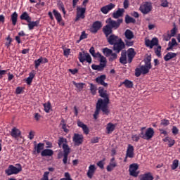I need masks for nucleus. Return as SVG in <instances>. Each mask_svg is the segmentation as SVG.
I'll use <instances>...</instances> for the list:
<instances>
[{"mask_svg":"<svg viewBox=\"0 0 180 180\" xmlns=\"http://www.w3.org/2000/svg\"><path fill=\"white\" fill-rule=\"evenodd\" d=\"M44 148V143H39L37 144V146H35L34 149L37 151V154H39L41 153V150H42Z\"/></svg>","mask_w":180,"mask_h":180,"instance_id":"obj_39","label":"nucleus"},{"mask_svg":"<svg viewBox=\"0 0 180 180\" xmlns=\"http://www.w3.org/2000/svg\"><path fill=\"white\" fill-rule=\"evenodd\" d=\"M121 85H124L126 88L131 89L133 87V82L131 80L125 79L121 83Z\"/></svg>","mask_w":180,"mask_h":180,"instance_id":"obj_35","label":"nucleus"},{"mask_svg":"<svg viewBox=\"0 0 180 180\" xmlns=\"http://www.w3.org/2000/svg\"><path fill=\"white\" fill-rule=\"evenodd\" d=\"M150 68L141 65L140 68H136L135 69V77H139L142 74L146 75L149 72Z\"/></svg>","mask_w":180,"mask_h":180,"instance_id":"obj_12","label":"nucleus"},{"mask_svg":"<svg viewBox=\"0 0 180 180\" xmlns=\"http://www.w3.org/2000/svg\"><path fill=\"white\" fill-rule=\"evenodd\" d=\"M68 143V140L65 138L62 137H59L58 140V146L59 148L61 147L62 144H67Z\"/></svg>","mask_w":180,"mask_h":180,"instance_id":"obj_41","label":"nucleus"},{"mask_svg":"<svg viewBox=\"0 0 180 180\" xmlns=\"http://www.w3.org/2000/svg\"><path fill=\"white\" fill-rule=\"evenodd\" d=\"M144 129H146L145 127H143L142 128H141V133L139 136L143 140H146V133L143 131Z\"/></svg>","mask_w":180,"mask_h":180,"instance_id":"obj_51","label":"nucleus"},{"mask_svg":"<svg viewBox=\"0 0 180 180\" xmlns=\"http://www.w3.org/2000/svg\"><path fill=\"white\" fill-rule=\"evenodd\" d=\"M61 123L63 124L62 125V129L65 133L69 132V129L67 128V125L65 124V121L64 120H61Z\"/></svg>","mask_w":180,"mask_h":180,"instance_id":"obj_50","label":"nucleus"},{"mask_svg":"<svg viewBox=\"0 0 180 180\" xmlns=\"http://www.w3.org/2000/svg\"><path fill=\"white\" fill-rule=\"evenodd\" d=\"M161 49H162V46H158L157 49H155V53L156 54V56L159 58L161 57Z\"/></svg>","mask_w":180,"mask_h":180,"instance_id":"obj_49","label":"nucleus"},{"mask_svg":"<svg viewBox=\"0 0 180 180\" xmlns=\"http://www.w3.org/2000/svg\"><path fill=\"white\" fill-rule=\"evenodd\" d=\"M155 131L153 128H148L146 131L145 132V140H150L154 136Z\"/></svg>","mask_w":180,"mask_h":180,"instance_id":"obj_21","label":"nucleus"},{"mask_svg":"<svg viewBox=\"0 0 180 180\" xmlns=\"http://www.w3.org/2000/svg\"><path fill=\"white\" fill-rule=\"evenodd\" d=\"M27 26H28V29L29 30H32L33 29H34V27H39V24H40V20H36V21H32L30 20V22H27Z\"/></svg>","mask_w":180,"mask_h":180,"instance_id":"obj_23","label":"nucleus"},{"mask_svg":"<svg viewBox=\"0 0 180 180\" xmlns=\"http://www.w3.org/2000/svg\"><path fill=\"white\" fill-rule=\"evenodd\" d=\"M18 15L16 11H15L14 13H13V14L11 15V20L12 22V25L13 26H15L18 22Z\"/></svg>","mask_w":180,"mask_h":180,"instance_id":"obj_32","label":"nucleus"},{"mask_svg":"<svg viewBox=\"0 0 180 180\" xmlns=\"http://www.w3.org/2000/svg\"><path fill=\"white\" fill-rule=\"evenodd\" d=\"M116 129V124H114L111 122H109L107 124L106 130L108 131V134H111L114 130Z\"/></svg>","mask_w":180,"mask_h":180,"instance_id":"obj_31","label":"nucleus"},{"mask_svg":"<svg viewBox=\"0 0 180 180\" xmlns=\"http://www.w3.org/2000/svg\"><path fill=\"white\" fill-rule=\"evenodd\" d=\"M124 37L127 39L131 40L134 38V34L130 30H127L124 32Z\"/></svg>","mask_w":180,"mask_h":180,"instance_id":"obj_34","label":"nucleus"},{"mask_svg":"<svg viewBox=\"0 0 180 180\" xmlns=\"http://www.w3.org/2000/svg\"><path fill=\"white\" fill-rule=\"evenodd\" d=\"M86 11V8H81L77 6V8H76V17L75 21L78 22L79 19L84 20L85 18Z\"/></svg>","mask_w":180,"mask_h":180,"instance_id":"obj_9","label":"nucleus"},{"mask_svg":"<svg viewBox=\"0 0 180 180\" xmlns=\"http://www.w3.org/2000/svg\"><path fill=\"white\" fill-rule=\"evenodd\" d=\"M136 53L134 48L128 49V63H131L135 58Z\"/></svg>","mask_w":180,"mask_h":180,"instance_id":"obj_18","label":"nucleus"},{"mask_svg":"<svg viewBox=\"0 0 180 180\" xmlns=\"http://www.w3.org/2000/svg\"><path fill=\"white\" fill-rule=\"evenodd\" d=\"M176 32H177V27L176 26H175V24H174V28L172 30H170L171 37H174L176 34Z\"/></svg>","mask_w":180,"mask_h":180,"instance_id":"obj_52","label":"nucleus"},{"mask_svg":"<svg viewBox=\"0 0 180 180\" xmlns=\"http://www.w3.org/2000/svg\"><path fill=\"white\" fill-rule=\"evenodd\" d=\"M103 32L105 37H109V36L112 34V28L107 24V25L103 27Z\"/></svg>","mask_w":180,"mask_h":180,"instance_id":"obj_22","label":"nucleus"},{"mask_svg":"<svg viewBox=\"0 0 180 180\" xmlns=\"http://www.w3.org/2000/svg\"><path fill=\"white\" fill-rule=\"evenodd\" d=\"M78 59L82 63H84V61H86L89 64L92 63V58L91 55L84 51L79 53Z\"/></svg>","mask_w":180,"mask_h":180,"instance_id":"obj_7","label":"nucleus"},{"mask_svg":"<svg viewBox=\"0 0 180 180\" xmlns=\"http://www.w3.org/2000/svg\"><path fill=\"white\" fill-rule=\"evenodd\" d=\"M122 22H123L122 18L117 19V21H115L112 20L111 18H109L106 21V22L108 23V25L114 30L118 29Z\"/></svg>","mask_w":180,"mask_h":180,"instance_id":"obj_8","label":"nucleus"},{"mask_svg":"<svg viewBox=\"0 0 180 180\" xmlns=\"http://www.w3.org/2000/svg\"><path fill=\"white\" fill-rule=\"evenodd\" d=\"M109 57V59H108L110 62L115 61L117 59V54L116 53H112V54Z\"/></svg>","mask_w":180,"mask_h":180,"instance_id":"obj_48","label":"nucleus"},{"mask_svg":"<svg viewBox=\"0 0 180 180\" xmlns=\"http://www.w3.org/2000/svg\"><path fill=\"white\" fill-rule=\"evenodd\" d=\"M145 46H146L147 47H149L150 49H153V45L151 43V41H150L149 39H146L145 40Z\"/></svg>","mask_w":180,"mask_h":180,"instance_id":"obj_57","label":"nucleus"},{"mask_svg":"<svg viewBox=\"0 0 180 180\" xmlns=\"http://www.w3.org/2000/svg\"><path fill=\"white\" fill-rule=\"evenodd\" d=\"M101 110L103 111L104 115L107 116L109 115L110 112L108 107L105 106V108H103V105H101V104H96V109L94 114L93 115V117H94L95 120L97 119V116L99 115Z\"/></svg>","mask_w":180,"mask_h":180,"instance_id":"obj_5","label":"nucleus"},{"mask_svg":"<svg viewBox=\"0 0 180 180\" xmlns=\"http://www.w3.org/2000/svg\"><path fill=\"white\" fill-rule=\"evenodd\" d=\"M151 61H152V57L147 56L146 58H144V65H143L149 69H151L152 68Z\"/></svg>","mask_w":180,"mask_h":180,"instance_id":"obj_25","label":"nucleus"},{"mask_svg":"<svg viewBox=\"0 0 180 180\" xmlns=\"http://www.w3.org/2000/svg\"><path fill=\"white\" fill-rule=\"evenodd\" d=\"M105 68V64L100 63L99 65H91L92 70H98L99 72H102Z\"/></svg>","mask_w":180,"mask_h":180,"instance_id":"obj_26","label":"nucleus"},{"mask_svg":"<svg viewBox=\"0 0 180 180\" xmlns=\"http://www.w3.org/2000/svg\"><path fill=\"white\" fill-rule=\"evenodd\" d=\"M44 111L46 113H49L50 110L51 109V104L50 102L46 103L44 104Z\"/></svg>","mask_w":180,"mask_h":180,"instance_id":"obj_45","label":"nucleus"},{"mask_svg":"<svg viewBox=\"0 0 180 180\" xmlns=\"http://www.w3.org/2000/svg\"><path fill=\"white\" fill-rule=\"evenodd\" d=\"M160 124L163 125L165 127L168 126L169 124V120H162Z\"/></svg>","mask_w":180,"mask_h":180,"instance_id":"obj_58","label":"nucleus"},{"mask_svg":"<svg viewBox=\"0 0 180 180\" xmlns=\"http://www.w3.org/2000/svg\"><path fill=\"white\" fill-rule=\"evenodd\" d=\"M87 38V34H86V32L84 31H83L82 32V34L81 36L79 37V41H78V43L80 41H82L83 39H85Z\"/></svg>","mask_w":180,"mask_h":180,"instance_id":"obj_55","label":"nucleus"},{"mask_svg":"<svg viewBox=\"0 0 180 180\" xmlns=\"http://www.w3.org/2000/svg\"><path fill=\"white\" fill-rule=\"evenodd\" d=\"M179 165V160L178 159L174 160L172 165L170 166L172 170H176Z\"/></svg>","mask_w":180,"mask_h":180,"instance_id":"obj_38","label":"nucleus"},{"mask_svg":"<svg viewBox=\"0 0 180 180\" xmlns=\"http://www.w3.org/2000/svg\"><path fill=\"white\" fill-rule=\"evenodd\" d=\"M107 41L110 46H113L112 49L117 53H120L122 50L126 49V44L124 41H123L121 38L114 34L108 37Z\"/></svg>","mask_w":180,"mask_h":180,"instance_id":"obj_1","label":"nucleus"},{"mask_svg":"<svg viewBox=\"0 0 180 180\" xmlns=\"http://www.w3.org/2000/svg\"><path fill=\"white\" fill-rule=\"evenodd\" d=\"M98 94L100 97L104 98H99L97 101L96 105H100L105 107H108V105L110 103V98L108 94V91L105 90L103 87H99L98 88Z\"/></svg>","mask_w":180,"mask_h":180,"instance_id":"obj_2","label":"nucleus"},{"mask_svg":"<svg viewBox=\"0 0 180 180\" xmlns=\"http://www.w3.org/2000/svg\"><path fill=\"white\" fill-rule=\"evenodd\" d=\"M21 134L20 131L17 128H13L11 132V136L14 139L18 138Z\"/></svg>","mask_w":180,"mask_h":180,"instance_id":"obj_27","label":"nucleus"},{"mask_svg":"<svg viewBox=\"0 0 180 180\" xmlns=\"http://www.w3.org/2000/svg\"><path fill=\"white\" fill-rule=\"evenodd\" d=\"M53 14L56 20V22L61 26H64L65 25V23H64L63 20V18H62V15L60 14V13L56 10V9H53V12L51 11H49L48 13V15L49 17V18L51 20H54V17L53 16Z\"/></svg>","mask_w":180,"mask_h":180,"instance_id":"obj_3","label":"nucleus"},{"mask_svg":"<svg viewBox=\"0 0 180 180\" xmlns=\"http://www.w3.org/2000/svg\"><path fill=\"white\" fill-rule=\"evenodd\" d=\"M63 162L64 165L68 164V155L71 152V149L69 147L68 143H63Z\"/></svg>","mask_w":180,"mask_h":180,"instance_id":"obj_11","label":"nucleus"},{"mask_svg":"<svg viewBox=\"0 0 180 180\" xmlns=\"http://www.w3.org/2000/svg\"><path fill=\"white\" fill-rule=\"evenodd\" d=\"M35 132L34 131H30L29 133L28 139L30 140H33L34 137Z\"/></svg>","mask_w":180,"mask_h":180,"instance_id":"obj_63","label":"nucleus"},{"mask_svg":"<svg viewBox=\"0 0 180 180\" xmlns=\"http://www.w3.org/2000/svg\"><path fill=\"white\" fill-rule=\"evenodd\" d=\"M153 9V5L151 2L149 1H145L143 2L139 8L140 11L141 13L146 15L152 11Z\"/></svg>","mask_w":180,"mask_h":180,"instance_id":"obj_6","label":"nucleus"},{"mask_svg":"<svg viewBox=\"0 0 180 180\" xmlns=\"http://www.w3.org/2000/svg\"><path fill=\"white\" fill-rule=\"evenodd\" d=\"M122 53H121V57L120 58V62L123 64V65H126L127 64V50H125L124 49H122L121 51Z\"/></svg>","mask_w":180,"mask_h":180,"instance_id":"obj_19","label":"nucleus"},{"mask_svg":"<svg viewBox=\"0 0 180 180\" xmlns=\"http://www.w3.org/2000/svg\"><path fill=\"white\" fill-rule=\"evenodd\" d=\"M103 53L106 57H109L112 54V50L109 48H104L103 49Z\"/></svg>","mask_w":180,"mask_h":180,"instance_id":"obj_43","label":"nucleus"},{"mask_svg":"<svg viewBox=\"0 0 180 180\" xmlns=\"http://www.w3.org/2000/svg\"><path fill=\"white\" fill-rule=\"evenodd\" d=\"M57 6H58V10L62 11V12L64 15L66 14L65 8H64V4H63L62 1H58V3L57 4Z\"/></svg>","mask_w":180,"mask_h":180,"instance_id":"obj_40","label":"nucleus"},{"mask_svg":"<svg viewBox=\"0 0 180 180\" xmlns=\"http://www.w3.org/2000/svg\"><path fill=\"white\" fill-rule=\"evenodd\" d=\"M42 61H43L42 56L39 57V59H37L34 61L36 69L39 68V66L41 65V63H42Z\"/></svg>","mask_w":180,"mask_h":180,"instance_id":"obj_46","label":"nucleus"},{"mask_svg":"<svg viewBox=\"0 0 180 180\" xmlns=\"http://www.w3.org/2000/svg\"><path fill=\"white\" fill-rule=\"evenodd\" d=\"M105 79H106L105 75H101V76L98 77L96 79V82L98 85H103L105 87H108V84L105 82Z\"/></svg>","mask_w":180,"mask_h":180,"instance_id":"obj_16","label":"nucleus"},{"mask_svg":"<svg viewBox=\"0 0 180 180\" xmlns=\"http://www.w3.org/2000/svg\"><path fill=\"white\" fill-rule=\"evenodd\" d=\"M49 172H44V177L40 180H49Z\"/></svg>","mask_w":180,"mask_h":180,"instance_id":"obj_64","label":"nucleus"},{"mask_svg":"<svg viewBox=\"0 0 180 180\" xmlns=\"http://www.w3.org/2000/svg\"><path fill=\"white\" fill-rule=\"evenodd\" d=\"M150 41L153 47L158 45V39L156 37L153 38Z\"/></svg>","mask_w":180,"mask_h":180,"instance_id":"obj_56","label":"nucleus"},{"mask_svg":"<svg viewBox=\"0 0 180 180\" xmlns=\"http://www.w3.org/2000/svg\"><path fill=\"white\" fill-rule=\"evenodd\" d=\"M100 58V63L101 64H105V66H106V58L105 56H101L99 58Z\"/></svg>","mask_w":180,"mask_h":180,"instance_id":"obj_59","label":"nucleus"},{"mask_svg":"<svg viewBox=\"0 0 180 180\" xmlns=\"http://www.w3.org/2000/svg\"><path fill=\"white\" fill-rule=\"evenodd\" d=\"M20 18L21 20H25V21H26V22H27L32 21V17H30V16L28 15L27 12H26V11H25V12H23V13L21 14Z\"/></svg>","mask_w":180,"mask_h":180,"instance_id":"obj_29","label":"nucleus"},{"mask_svg":"<svg viewBox=\"0 0 180 180\" xmlns=\"http://www.w3.org/2000/svg\"><path fill=\"white\" fill-rule=\"evenodd\" d=\"M177 56V53L173 52H168L167 55L164 57L165 61H169Z\"/></svg>","mask_w":180,"mask_h":180,"instance_id":"obj_28","label":"nucleus"},{"mask_svg":"<svg viewBox=\"0 0 180 180\" xmlns=\"http://www.w3.org/2000/svg\"><path fill=\"white\" fill-rule=\"evenodd\" d=\"M165 141H168V143H169L168 147L169 148H172L175 143V141L170 137H166L165 139Z\"/></svg>","mask_w":180,"mask_h":180,"instance_id":"obj_42","label":"nucleus"},{"mask_svg":"<svg viewBox=\"0 0 180 180\" xmlns=\"http://www.w3.org/2000/svg\"><path fill=\"white\" fill-rule=\"evenodd\" d=\"M53 155V151L50 149H45L41 152V155L43 157L51 156Z\"/></svg>","mask_w":180,"mask_h":180,"instance_id":"obj_33","label":"nucleus"},{"mask_svg":"<svg viewBox=\"0 0 180 180\" xmlns=\"http://www.w3.org/2000/svg\"><path fill=\"white\" fill-rule=\"evenodd\" d=\"M6 42L5 43V46L8 48L11 46V44L12 42V39L10 37V36L6 37Z\"/></svg>","mask_w":180,"mask_h":180,"instance_id":"obj_53","label":"nucleus"},{"mask_svg":"<svg viewBox=\"0 0 180 180\" xmlns=\"http://www.w3.org/2000/svg\"><path fill=\"white\" fill-rule=\"evenodd\" d=\"M134 147L131 144H128V148H127L126 151V158H129L131 159L134 158Z\"/></svg>","mask_w":180,"mask_h":180,"instance_id":"obj_14","label":"nucleus"},{"mask_svg":"<svg viewBox=\"0 0 180 180\" xmlns=\"http://www.w3.org/2000/svg\"><path fill=\"white\" fill-rule=\"evenodd\" d=\"M125 42V45L128 46H131L134 44V41H129L128 40H124Z\"/></svg>","mask_w":180,"mask_h":180,"instance_id":"obj_62","label":"nucleus"},{"mask_svg":"<svg viewBox=\"0 0 180 180\" xmlns=\"http://www.w3.org/2000/svg\"><path fill=\"white\" fill-rule=\"evenodd\" d=\"M60 180H72V179L70 178V174L68 172H65V178H63Z\"/></svg>","mask_w":180,"mask_h":180,"instance_id":"obj_61","label":"nucleus"},{"mask_svg":"<svg viewBox=\"0 0 180 180\" xmlns=\"http://www.w3.org/2000/svg\"><path fill=\"white\" fill-rule=\"evenodd\" d=\"M125 13L124 8H117V11L114 12L112 14V18L114 19H118L120 17L123 16V14Z\"/></svg>","mask_w":180,"mask_h":180,"instance_id":"obj_20","label":"nucleus"},{"mask_svg":"<svg viewBox=\"0 0 180 180\" xmlns=\"http://www.w3.org/2000/svg\"><path fill=\"white\" fill-rule=\"evenodd\" d=\"M136 22V21L134 18L130 17L129 15H126V16H125V22H126V24H130V23L135 24Z\"/></svg>","mask_w":180,"mask_h":180,"instance_id":"obj_36","label":"nucleus"},{"mask_svg":"<svg viewBox=\"0 0 180 180\" xmlns=\"http://www.w3.org/2000/svg\"><path fill=\"white\" fill-rule=\"evenodd\" d=\"M160 6H162L165 8L169 7V2L166 0L162 1L160 4Z\"/></svg>","mask_w":180,"mask_h":180,"instance_id":"obj_60","label":"nucleus"},{"mask_svg":"<svg viewBox=\"0 0 180 180\" xmlns=\"http://www.w3.org/2000/svg\"><path fill=\"white\" fill-rule=\"evenodd\" d=\"M139 169V165L137 163H133L129 166V169L128 171H129L130 176L137 178L139 176V174L140 173Z\"/></svg>","mask_w":180,"mask_h":180,"instance_id":"obj_10","label":"nucleus"},{"mask_svg":"<svg viewBox=\"0 0 180 180\" xmlns=\"http://www.w3.org/2000/svg\"><path fill=\"white\" fill-rule=\"evenodd\" d=\"M116 7L112 3H110L108 5H106L101 8V12L104 14H108L110 11H112L114 8Z\"/></svg>","mask_w":180,"mask_h":180,"instance_id":"obj_15","label":"nucleus"},{"mask_svg":"<svg viewBox=\"0 0 180 180\" xmlns=\"http://www.w3.org/2000/svg\"><path fill=\"white\" fill-rule=\"evenodd\" d=\"M72 141L76 146H79L83 144L84 135L79 134H74L72 137Z\"/></svg>","mask_w":180,"mask_h":180,"instance_id":"obj_13","label":"nucleus"},{"mask_svg":"<svg viewBox=\"0 0 180 180\" xmlns=\"http://www.w3.org/2000/svg\"><path fill=\"white\" fill-rule=\"evenodd\" d=\"M117 167V162H110L109 165L107 166L106 169L108 172H112L114 168Z\"/></svg>","mask_w":180,"mask_h":180,"instance_id":"obj_37","label":"nucleus"},{"mask_svg":"<svg viewBox=\"0 0 180 180\" xmlns=\"http://www.w3.org/2000/svg\"><path fill=\"white\" fill-rule=\"evenodd\" d=\"M96 170V167H95L94 165H91L89 166V170L87 172V176H88L89 179H91L93 178V176H94Z\"/></svg>","mask_w":180,"mask_h":180,"instance_id":"obj_24","label":"nucleus"},{"mask_svg":"<svg viewBox=\"0 0 180 180\" xmlns=\"http://www.w3.org/2000/svg\"><path fill=\"white\" fill-rule=\"evenodd\" d=\"M154 177L153 174L150 172H148L144 174H141L140 180H153Z\"/></svg>","mask_w":180,"mask_h":180,"instance_id":"obj_30","label":"nucleus"},{"mask_svg":"<svg viewBox=\"0 0 180 180\" xmlns=\"http://www.w3.org/2000/svg\"><path fill=\"white\" fill-rule=\"evenodd\" d=\"M105 159H103L100 161H98L97 162V166L101 169H104V165H105Z\"/></svg>","mask_w":180,"mask_h":180,"instance_id":"obj_47","label":"nucleus"},{"mask_svg":"<svg viewBox=\"0 0 180 180\" xmlns=\"http://www.w3.org/2000/svg\"><path fill=\"white\" fill-rule=\"evenodd\" d=\"M89 85H90V91L91 94L96 95V91H97V86L92 83H90Z\"/></svg>","mask_w":180,"mask_h":180,"instance_id":"obj_44","label":"nucleus"},{"mask_svg":"<svg viewBox=\"0 0 180 180\" xmlns=\"http://www.w3.org/2000/svg\"><path fill=\"white\" fill-rule=\"evenodd\" d=\"M17 167L13 165H10L6 170L5 173L7 176H11L13 174H18L20 172L22 171V165L20 164L15 165Z\"/></svg>","mask_w":180,"mask_h":180,"instance_id":"obj_4","label":"nucleus"},{"mask_svg":"<svg viewBox=\"0 0 180 180\" xmlns=\"http://www.w3.org/2000/svg\"><path fill=\"white\" fill-rule=\"evenodd\" d=\"M140 138L141 136L137 134H134L131 136V140L135 142H138L140 140Z\"/></svg>","mask_w":180,"mask_h":180,"instance_id":"obj_54","label":"nucleus"},{"mask_svg":"<svg viewBox=\"0 0 180 180\" xmlns=\"http://www.w3.org/2000/svg\"><path fill=\"white\" fill-rule=\"evenodd\" d=\"M102 27V22L100 21H96L92 24V28L91 32L96 34Z\"/></svg>","mask_w":180,"mask_h":180,"instance_id":"obj_17","label":"nucleus"}]
</instances>
